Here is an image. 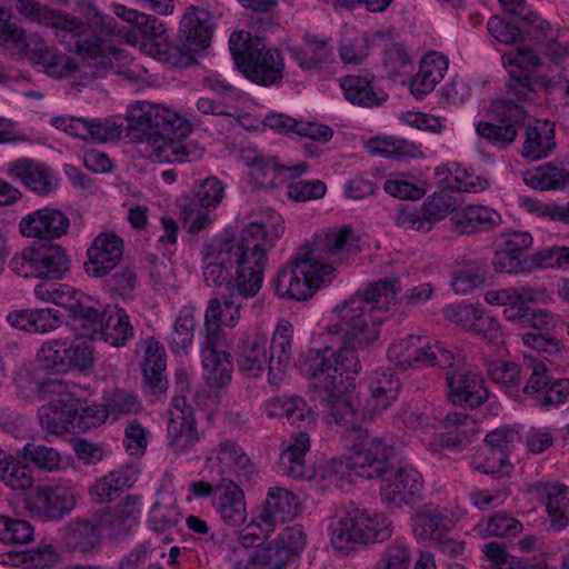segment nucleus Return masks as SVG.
<instances>
[{
  "instance_id": "obj_1",
  "label": "nucleus",
  "mask_w": 569,
  "mask_h": 569,
  "mask_svg": "<svg viewBox=\"0 0 569 569\" xmlns=\"http://www.w3.org/2000/svg\"><path fill=\"white\" fill-rule=\"evenodd\" d=\"M400 291L396 279H382L338 303L333 309L338 320L328 328V335L336 337L340 347L311 349L306 358L313 387L326 402L329 415L337 425L348 429L350 453H353L356 433L363 430L357 426L358 408L349 391L361 370L356 349L379 338L382 319L378 313L388 310Z\"/></svg>"
},
{
  "instance_id": "obj_2",
  "label": "nucleus",
  "mask_w": 569,
  "mask_h": 569,
  "mask_svg": "<svg viewBox=\"0 0 569 569\" xmlns=\"http://www.w3.org/2000/svg\"><path fill=\"white\" fill-rule=\"evenodd\" d=\"M359 236L349 224L322 229L301 244L273 280L280 298L307 300L335 278L338 264L360 252Z\"/></svg>"
},
{
  "instance_id": "obj_3",
  "label": "nucleus",
  "mask_w": 569,
  "mask_h": 569,
  "mask_svg": "<svg viewBox=\"0 0 569 569\" xmlns=\"http://www.w3.org/2000/svg\"><path fill=\"white\" fill-rule=\"evenodd\" d=\"M284 232L280 214L270 216L247 224L239 239L213 241L206 246L203 279L208 287L236 288L240 280L263 283L268 266V250L273 248Z\"/></svg>"
},
{
  "instance_id": "obj_4",
  "label": "nucleus",
  "mask_w": 569,
  "mask_h": 569,
  "mask_svg": "<svg viewBox=\"0 0 569 569\" xmlns=\"http://www.w3.org/2000/svg\"><path fill=\"white\" fill-rule=\"evenodd\" d=\"M396 449L381 438H373L368 430H359L353 442V453L328 462L330 472L339 477L353 473L366 479H380V497L388 508H400L421 497L423 480L412 466L393 469L391 459Z\"/></svg>"
},
{
  "instance_id": "obj_5",
  "label": "nucleus",
  "mask_w": 569,
  "mask_h": 569,
  "mask_svg": "<svg viewBox=\"0 0 569 569\" xmlns=\"http://www.w3.org/2000/svg\"><path fill=\"white\" fill-rule=\"evenodd\" d=\"M53 24L57 28L56 34L63 41L68 38L76 39L78 52L88 60L84 64V74L100 78L113 72L123 76L129 82H137L138 76L134 71L121 69L122 61L127 60L123 50L104 43V37L108 36L130 40L131 31L121 29L113 17L94 11L89 26L73 17H59Z\"/></svg>"
},
{
  "instance_id": "obj_6",
  "label": "nucleus",
  "mask_w": 569,
  "mask_h": 569,
  "mask_svg": "<svg viewBox=\"0 0 569 569\" xmlns=\"http://www.w3.org/2000/svg\"><path fill=\"white\" fill-rule=\"evenodd\" d=\"M292 337L293 327L287 320L278 322L270 342L263 332H241L231 349L238 371L256 379L268 368L269 383L279 387L291 363Z\"/></svg>"
},
{
  "instance_id": "obj_7",
  "label": "nucleus",
  "mask_w": 569,
  "mask_h": 569,
  "mask_svg": "<svg viewBox=\"0 0 569 569\" xmlns=\"http://www.w3.org/2000/svg\"><path fill=\"white\" fill-rule=\"evenodd\" d=\"M392 520L380 512L355 510L335 518L328 526L335 550L349 552L356 546H369L388 540L393 533Z\"/></svg>"
},
{
  "instance_id": "obj_8",
  "label": "nucleus",
  "mask_w": 569,
  "mask_h": 569,
  "mask_svg": "<svg viewBox=\"0 0 569 569\" xmlns=\"http://www.w3.org/2000/svg\"><path fill=\"white\" fill-rule=\"evenodd\" d=\"M128 127L138 139L137 150L140 153L142 143H152L158 139L186 137L190 122L178 112L148 101L138 102L128 116Z\"/></svg>"
},
{
  "instance_id": "obj_9",
  "label": "nucleus",
  "mask_w": 569,
  "mask_h": 569,
  "mask_svg": "<svg viewBox=\"0 0 569 569\" xmlns=\"http://www.w3.org/2000/svg\"><path fill=\"white\" fill-rule=\"evenodd\" d=\"M37 360L46 372L61 375L72 370L87 372L93 368L96 358L92 347L82 337H76L43 343Z\"/></svg>"
},
{
  "instance_id": "obj_10",
  "label": "nucleus",
  "mask_w": 569,
  "mask_h": 569,
  "mask_svg": "<svg viewBox=\"0 0 569 569\" xmlns=\"http://www.w3.org/2000/svg\"><path fill=\"white\" fill-rule=\"evenodd\" d=\"M491 121H480L477 133L492 147L503 150L510 147L528 117L523 106L509 99H496L489 108Z\"/></svg>"
},
{
  "instance_id": "obj_11",
  "label": "nucleus",
  "mask_w": 569,
  "mask_h": 569,
  "mask_svg": "<svg viewBox=\"0 0 569 569\" xmlns=\"http://www.w3.org/2000/svg\"><path fill=\"white\" fill-rule=\"evenodd\" d=\"M113 13L121 20L130 24H136L144 38L154 42L156 53L159 60L177 67H187L191 62L192 59L190 56L181 53L178 48L167 43V31L163 23L157 18L138 12L122 4H114Z\"/></svg>"
},
{
  "instance_id": "obj_12",
  "label": "nucleus",
  "mask_w": 569,
  "mask_h": 569,
  "mask_svg": "<svg viewBox=\"0 0 569 569\" xmlns=\"http://www.w3.org/2000/svg\"><path fill=\"white\" fill-rule=\"evenodd\" d=\"M263 283L252 277L251 280H240L236 288L224 289L222 298H212L208 302L204 320L208 323L221 325L229 328L237 326L246 302L256 297Z\"/></svg>"
},
{
  "instance_id": "obj_13",
  "label": "nucleus",
  "mask_w": 569,
  "mask_h": 569,
  "mask_svg": "<svg viewBox=\"0 0 569 569\" xmlns=\"http://www.w3.org/2000/svg\"><path fill=\"white\" fill-rule=\"evenodd\" d=\"M224 184L217 177H209L193 187V196L187 199L181 209L188 232L199 233L210 223L209 211L224 197Z\"/></svg>"
},
{
  "instance_id": "obj_14",
  "label": "nucleus",
  "mask_w": 569,
  "mask_h": 569,
  "mask_svg": "<svg viewBox=\"0 0 569 569\" xmlns=\"http://www.w3.org/2000/svg\"><path fill=\"white\" fill-rule=\"evenodd\" d=\"M74 489L69 485L40 486L26 498L30 513L43 521L60 520L76 506Z\"/></svg>"
},
{
  "instance_id": "obj_15",
  "label": "nucleus",
  "mask_w": 569,
  "mask_h": 569,
  "mask_svg": "<svg viewBox=\"0 0 569 569\" xmlns=\"http://www.w3.org/2000/svg\"><path fill=\"white\" fill-rule=\"evenodd\" d=\"M207 463L219 469L222 477L232 476L236 482L251 485L258 477V469L243 448L233 440H222L207 458Z\"/></svg>"
},
{
  "instance_id": "obj_16",
  "label": "nucleus",
  "mask_w": 569,
  "mask_h": 569,
  "mask_svg": "<svg viewBox=\"0 0 569 569\" xmlns=\"http://www.w3.org/2000/svg\"><path fill=\"white\" fill-rule=\"evenodd\" d=\"M200 440L192 409L186 405L184 397L172 399V409L168 411L167 441L176 455L190 452Z\"/></svg>"
},
{
  "instance_id": "obj_17",
  "label": "nucleus",
  "mask_w": 569,
  "mask_h": 569,
  "mask_svg": "<svg viewBox=\"0 0 569 569\" xmlns=\"http://www.w3.org/2000/svg\"><path fill=\"white\" fill-rule=\"evenodd\" d=\"M213 31L212 16L207 9L197 6L186 8L179 24V41L187 52L179 47L178 49L181 53L191 57L192 60L188 66L194 61L191 52L203 51L210 46Z\"/></svg>"
},
{
  "instance_id": "obj_18",
  "label": "nucleus",
  "mask_w": 569,
  "mask_h": 569,
  "mask_svg": "<svg viewBox=\"0 0 569 569\" xmlns=\"http://www.w3.org/2000/svg\"><path fill=\"white\" fill-rule=\"evenodd\" d=\"M239 70L251 82L263 86H277L282 82L284 61L278 49L260 44L246 60H240Z\"/></svg>"
},
{
  "instance_id": "obj_19",
  "label": "nucleus",
  "mask_w": 569,
  "mask_h": 569,
  "mask_svg": "<svg viewBox=\"0 0 569 569\" xmlns=\"http://www.w3.org/2000/svg\"><path fill=\"white\" fill-rule=\"evenodd\" d=\"M52 124L73 138L91 140L97 143L119 139L122 133V124H118L114 120L109 118L86 119L56 117L52 119Z\"/></svg>"
},
{
  "instance_id": "obj_20",
  "label": "nucleus",
  "mask_w": 569,
  "mask_h": 569,
  "mask_svg": "<svg viewBox=\"0 0 569 569\" xmlns=\"http://www.w3.org/2000/svg\"><path fill=\"white\" fill-rule=\"evenodd\" d=\"M80 409V399L70 392L60 393L48 408L39 413L40 426L53 436H63L76 432L78 429L77 415Z\"/></svg>"
},
{
  "instance_id": "obj_21",
  "label": "nucleus",
  "mask_w": 569,
  "mask_h": 569,
  "mask_svg": "<svg viewBox=\"0 0 569 569\" xmlns=\"http://www.w3.org/2000/svg\"><path fill=\"white\" fill-rule=\"evenodd\" d=\"M69 227V218L61 210L49 207L34 210L19 223L22 236L40 240L59 239L67 234Z\"/></svg>"
},
{
  "instance_id": "obj_22",
  "label": "nucleus",
  "mask_w": 569,
  "mask_h": 569,
  "mask_svg": "<svg viewBox=\"0 0 569 569\" xmlns=\"http://www.w3.org/2000/svg\"><path fill=\"white\" fill-rule=\"evenodd\" d=\"M241 486L229 477H221L218 481L212 508L224 525L238 527L247 519V503Z\"/></svg>"
},
{
  "instance_id": "obj_23",
  "label": "nucleus",
  "mask_w": 569,
  "mask_h": 569,
  "mask_svg": "<svg viewBox=\"0 0 569 569\" xmlns=\"http://www.w3.org/2000/svg\"><path fill=\"white\" fill-rule=\"evenodd\" d=\"M448 399L453 405L477 408L488 399V390L480 375L470 370H449L446 372Z\"/></svg>"
},
{
  "instance_id": "obj_24",
  "label": "nucleus",
  "mask_w": 569,
  "mask_h": 569,
  "mask_svg": "<svg viewBox=\"0 0 569 569\" xmlns=\"http://www.w3.org/2000/svg\"><path fill=\"white\" fill-rule=\"evenodd\" d=\"M123 256V241L113 232H101L88 249L86 272L92 277H103L113 270Z\"/></svg>"
},
{
  "instance_id": "obj_25",
  "label": "nucleus",
  "mask_w": 569,
  "mask_h": 569,
  "mask_svg": "<svg viewBox=\"0 0 569 569\" xmlns=\"http://www.w3.org/2000/svg\"><path fill=\"white\" fill-rule=\"evenodd\" d=\"M183 137L158 139L142 143L140 156L157 163L191 162L202 157L203 150L194 141H183Z\"/></svg>"
},
{
  "instance_id": "obj_26",
  "label": "nucleus",
  "mask_w": 569,
  "mask_h": 569,
  "mask_svg": "<svg viewBox=\"0 0 569 569\" xmlns=\"http://www.w3.org/2000/svg\"><path fill=\"white\" fill-rule=\"evenodd\" d=\"M21 54L26 56L33 64L56 79L72 77L78 71V64L72 58L49 47L43 40L37 39L23 46Z\"/></svg>"
},
{
  "instance_id": "obj_27",
  "label": "nucleus",
  "mask_w": 569,
  "mask_h": 569,
  "mask_svg": "<svg viewBox=\"0 0 569 569\" xmlns=\"http://www.w3.org/2000/svg\"><path fill=\"white\" fill-rule=\"evenodd\" d=\"M134 327L130 317L123 308L107 306L97 329L89 333L92 341H103L111 347H124L128 341L134 338Z\"/></svg>"
},
{
  "instance_id": "obj_28",
  "label": "nucleus",
  "mask_w": 569,
  "mask_h": 569,
  "mask_svg": "<svg viewBox=\"0 0 569 569\" xmlns=\"http://www.w3.org/2000/svg\"><path fill=\"white\" fill-rule=\"evenodd\" d=\"M7 174L40 196L52 192L57 187L53 171L42 162L20 158L7 164Z\"/></svg>"
},
{
  "instance_id": "obj_29",
  "label": "nucleus",
  "mask_w": 569,
  "mask_h": 569,
  "mask_svg": "<svg viewBox=\"0 0 569 569\" xmlns=\"http://www.w3.org/2000/svg\"><path fill=\"white\" fill-rule=\"evenodd\" d=\"M400 382L389 369L377 372L368 386V392L359 397L358 403L365 417H373L386 410L398 397Z\"/></svg>"
},
{
  "instance_id": "obj_30",
  "label": "nucleus",
  "mask_w": 569,
  "mask_h": 569,
  "mask_svg": "<svg viewBox=\"0 0 569 569\" xmlns=\"http://www.w3.org/2000/svg\"><path fill=\"white\" fill-rule=\"evenodd\" d=\"M299 512L298 497L283 488L272 487L258 511L257 519L266 526L267 532H272L278 523L295 518Z\"/></svg>"
},
{
  "instance_id": "obj_31",
  "label": "nucleus",
  "mask_w": 569,
  "mask_h": 569,
  "mask_svg": "<svg viewBox=\"0 0 569 569\" xmlns=\"http://www.w3.org/2000/svg\"><path fill=\"white\" fill-rule=\"evenodd\" d=\"M538 500L545 506L550 529L560 532L569 525V487L560 482L535 486Z\"/></svg>"
},
{
  "instance_id": "obj_32",
  "label": "nucleus",
  "mask_w": 569,
  "mask_h": 569,
  "mask_svg": "<svg viewBox=\"0 0 569 569\" xmlns=\"http://www.w3.org/2000/svg\"><path fill=\"white\" fill-rule=\"evenodd\" d=\"M310 450V438L306 432H296L288 439L287 447L280 453L279 467L283 475L293 479H310L312 468L306 463V455Z\"/></svg>"
},
{
  "instance_id": "obj_33",
  "label": "nucleus",
  "mask_w": 569,
  "mask_h": 569,
  "mask_svg": "<svg viewBox=\"0 0 569 569\" xmlns=\"http://www.w3.org/2000/svg\"><path fill=\"white\" fill-rule=\"evenodd\" d=\"M429 340L421 336H408L388 348V359L400 370L427 367Z\"/></svg>"
},
{
  "instance_id": "obj_34",
  "label": "nucleus",
  "mask_w": 569,
  "mask_h": 569,
  "mask_svg": "<svg viewBox=\"0 0 569 569\" xmlns=\"http://www.w3.org/2000/svg\"><path fill=\"white\" fill-rule=\"evenodd\" d=\"M523 128L522 157L529 160H540L549 157L556 148L555 122L536 120Z\"/></svg>"
},
{
  "instance_id": "obj_35",
  "label": "nucleus",
  "mask_w": 569,
  "mask_h": 569,
  "mask_svg": "<svg viewBox=\"0 0 569 569\" xmlns=\"http://www.w3.org/2000/svg\"><path fill=\"white\" fill-rule=\"evenodd\" d=\"M448 70V59L438 53H427L420 61L419 71L411 79L410 92L416 99L429 94L439 83Z\"/></svg>"
},
{
  "instance_id": "obj_36",
  "label": "nucleus",
  "mask_w": 569,
  "mask_h": 569,
  "mask_svg": "<svg viewBox=\"0 0 569 569\" xmlns=\"http://www.w3.org/2000/svg\"><path fill=\"white\" fill-rule=\"evenodd\" d=\"M139 470L136 466H126L111 471L94 482L90 488V495L98 503L113 501L137 482Z\"/></svg>"
},
{
  "instance_id": "obj_37",
  "label": "nucleus",
  "mask_w": 569,
  "mask_h": 569,
  "mask_svg": "<svg viewBox=\"0 0 569 569\" xmlns=\"http://www.w3.org/2000/svg\"><path fill=\"white\" fill-rule=\"evenodd\" d=\"M31 262L36 267L37 278L58 280L70 269V259L59 244L33 247Z\"/></svg>"
},
{
  "instance_id": "obj_38",
  "label": "nucleus",
  "mask_w": 569,
  "mask_h": 569,
  "mask_svg": "<svg viewBox=\"0 0 569 569\" xmlns=\"http://www.w3.org/2000/svg\"><path fill=\"white\" fill-rule=\"evenodd\" d=\"M530 32L546 56L553 62H559L567 54L569 48V34L567 31L552 26L539 16H533Z\"/></svg>"
},
{
  "instance_id": "obj_39",
  "label": "nucleus",
  "mask_w": 569,
  "mask_h": 569,
  "mask_svg": "<svg viewBox=\"0 0 569 569\" xmlns=\"http://www.w3.org/2000/svg\"><path fill=\"white\" fill-rule=\"evenodd\" d=\"M500 214L485 206L459 208L450 218L452 229L461 234L488 231L500 223Z\"/></svg>"
},
{
  "instance_id": "obj_40",
  "label": "nucleus",
  "mask_w": 569,
  "mask_h": 569,
  "mask_svg": "<svg viewBox=\"0 0 569 569\" xmlns=\"http://www.w3.org/2000/svg\"><path fill=\"white\" fill-rule=\"evenodd\" d=\"M297 563L277 542L236 559L232 569H292Z\"/></svg>"
},
{
  "instance_id": "obj_41",
  "label": "nucleus",
  "mask_w": 569,
  "mask_h": 569,
  "mask_svg": "<svg viewBox=\"0 0 569 569\" xmlns=\"http://www.w3.org/2000/svg\"><path fill=\"white\" fill-rule=\"evenodd\" d=\"M7 320L13 328L32 333H47L61 326L59 311L49 308L12 311Z\"/></svg>"
},
{
  "instance_id": "obj_42",
  "label": "nucleus",
  "mask_w": 569,
  "mask_h": 569,
  "mask_svg": "<svg viewBox=\"0 0 569 569\" xmlns=\"http://www.w3.org/2000/svg\"><path fill=\"white\" fill-rule=\"evenodd\" d=\"M487 263L478 258L458 259L451 269L450 284L457 295H467L486 279Z\"/></svg>"
},
{
  "instance_id": "obj_43",
  "label": "nucleus",
  "mask_w": 569,
  "mask_h": 569,
  "mask_svg": "<svg viewBox=\"0 0 569 569\" xmlns=\"http://www.w3.org/2000/svg\"><path fill=\"white\" fill-rule=\"evenodd\" d=\"M543 87L552 113L563 127L569 128V68L545 79Z\"/></svg>"
},
{
  "instance_id": "obj_44",
  "label": "nucleus",
  "mask_w": 569,
  "mask_h": 569,
  "mask_svg": "<svg viewBox=\"0 0 569 569\" xmlns=\"http://www.w3.org/2000/svg\"><path fill=\"white\" fill-rule=\"evenodd\" d=\"M449 530L450 519L437 508H426L412 518V532L418 540L433 542Z\"/></svg>"
},
{
  "instance_id": "obj_45",
  "label": "nucleus",
  "mask_w": 569,
  "mask_h": 569,
  "mask_svg": "<svg viewBox=\"0 0 569 569\" xmlns=\"http://www.w3.org/2000/svg\"><path fill=\"white\" fill-rule=\"evenodd\" d=\"M0 482L12 490H27L33 485L30 467L0 448Z\"/></svg>"
},
{
  "instance_id": "obj_46",
  "label": "nucleus",
  "mask_w": 569,
  "mask_h": 569,
  "mask_svg": "<svg viewBox=\"0 0 569 569\" xmlns=\"http://www.w3.org/2000/svg\"><path fill=\"white\" fill-rule=\"evenodd\" d=\"M443 426L448 432L440 437V442L443 447L453 450L461 449L465 441L461 436L467 437L479 431L478 422L463 412L447 413L443 418Z\"/></svg>"
},
{
  "instance_id": "obj_47",
  "label": "nucleus",
  "mask_w": 569,
  "mask_h": 569,
  "mask_svg": "<svg viewBox=\"0 0 569 569\" xmlns=\"http://www.w3.org/2000/svg\"><path fill=\"white\" fill-rule=\"evenodd\" d=\"M231 353L203 351L201 353L203 378L210 388H222L230 383L232 368L230 361Z\"/></svg>"
},
{
  "instance_id": "obj_48",
  "label": "nucleus",
  "mask_w": 569,
  "mask_h": 569,
  "mask_svg": "<svg viewBox=\"0 0 569 569\" xmlns=\"http://www.w3.org/2000/svg\"><path fill=\"white\" fill-rule=\"evenodd\" d=\"M521 176L527 186L538 190L562 188L566 186V179H568L567 169L557 167L551 162L521 171Z\"/></svg>"
},
{
  "instance_id": "obj_49",
  "label": "nucleus",
  "mask_w": 569,
  "mask_h": 569,
  "mask_svg": "<svg viewBox=\"0 0 569 569\" xmlns=\"http://www.w3.org/2000/svg\"><path fill=\"white\" fill-rule=\"evenodd\" d=\"M104 308L98 300L80 291L67 312L69 318L78 322L80 327L90 329L91 332L101 322Z\"/></svg>"
},
{
  "instance_id": "obj_50",
  "label": "nucleus",
  "mask_w": 569,
  "mask_h": 569,
  "mask_svg": "<svg viewBox=\"0 0 569 569\" xmlns=\"http://www.w3.org/2000/svg\"><path fill=\"white\" fill-rule=\"evenodd\" d=\"M194 308L184 306L180 309L169 339V349L174 355H187L193 340Z\"/></svg>"
},
{
  "instance_id": "obj_51",
  "label": "nucleus",
  "mask_w": 569,
  "mask_h": 569,
  "mask_svg": "<svg viewBox=\"0 0 569 569\" xmlns=\"http://www.w3.org/2000/svg\"><path fill=\"white\" fill-rule=\"evenodd\" d=\"M345 97L353 104L373 107L379 104V97L373 89L372 78L362 76H347L340 80Z\"/></svg>"
},
{
  "instance_id": "obj_52",
  "label": "nucleus",
  "mask_w": 569,
  "mask_h": 569,
  "mask_svg": "<svg viewBox=\"0 0 569 569\" xmlns=\"http://www.w3.org/2000/svg\"><path fill=\"white\" fill-rule=\"evenodd\" d=\"M289 52L301 69H318L329 56L328 42L308 34L303 48L292 47Z\"/></svg>"
},
{
  "instance_id": "obj_53",
  "label": "nucleus",
  "mask_w": 569,
  "mask_h": 569,
  "mask_svg": "<svg viewBox=\"0 0 569 569\" xmlns=\"http://www.w3.org/2000/svg\"><path fill=\"white\" fill-rule=\"evenodd\" d=\"M101 536L98 521L78 520L70 526L68 545L76 551L87 553L99 546Z\"/></svg>"
},
{
  "instance_id": "obj_54",
  "label": "nucleus",
  "mask_w": 569,
  "mask_h": 569,
  "mask_svg": "<svg viewBox=\"0 0 569 569\" xmlns=\"http://www.w3.org/2000/svg\"><path fill=\"white\" fill-rule=\"evenodd\" d=\"M523 369L512 361H495L488 365L489 379L503 388L510 396H518Z\"/></svg>"
},
{
  "instance_id": "obj_55",
  "label": "nucleus",
  "mask_w": 569,
  "mask_h": 569,
  "mask_svg": "<svg viewBox=\"0 0 569 569\" xmlns=\"http://www.w3.org/2000/svg\"><path fill=\"white\" fill-rule=\"evenodd\" d=\"M509 80L506 82V97L522 106V102H531L537 96L535 83L530 72L522 69H508Z\"/></svg>"
},
{
  "instance_id": "obj_56",
  "label": "nucleus",
  "mask_w": 569,
  "mask_h": 569,
  "mask_svg": "<svg viewBox=\"0 0 569 569\" xmlns=\"http://www.w3.org/2000/svg\"><path fill=\"white\" fill-rule=\"evenodd\" d=\"M375 39L366 32L352 30L346 33L340 43V57L347 63H359L369 56Z\"/></svg>"
},
{
  "instance_id": "obj_57",
  "label": "nucleus",
  "mask_w": 569,
  "mask_h": 569,
  "mask_svg": "<svg viewBox=\"0 0 569 569\" xmlns=\"http://www.w3.org/2000/svg\"><path fill=\"white\" fill-rule=\"evenodd\" d=\"M522 523L516 518L497 512L486 522L477 525L475 530L482 539H486L488 537H515L522 531Z\"/></svg>"
},
{
  "instance_id": "obj_58",
  "label": "nucleus",
  "mask_w": 569,
  "mask_h": 569,
  "mask_svg": "<svg viewBox=\"0 0 569 569\" xmlns=\"http://www.w3.org/2000/svg\"><path fill=\"white\" fill-rule=\"evenodd\" d=\"M510 467L508 453L490 448L486 445L478 451L473 460L475 470L485 475L497 476L499 478L508 475Z\"/></svg>"
},
{
  "instance_id": "obj_59",
  "label": "nucleus",
  "mask_w": 569,
  "mask_h": 569,
  "mask_svg": "<svg viewBox=\"0 0 569 569\" xmlns=\"http://www.w3.org/2000/svg\"><path fill=\"white\" fill-rule=\"evenodd\" d=\"M23 458L38 469L53 472L62 468V457L58 450L44 445L28 442L23 449Z\"/></svg>"
},
{
  "instance_id": "obj_60",
  "label": "nucleus",
  "mask_w": 569,
  "mask_h": 569,
  "mask_svg": "<svg viewBox=\"0 0 569 569\" xmlns=\"http://www.w3.org/2000/svg\"><path fill=\"white\" fill-rule=\"evenodd\" d=\"M180 521V515L172 509L156 505L148 517L150 530L161 537V542L170 543L173 538L172 533Z\"/></svg>"
},
{
  "instance_id": "obj_61",
  "label": "nucleus",
  "mask_w": 569,
  "mask_h": 569,
  "mask_svg": "<svg viewBox=\"0 0 569 569\" xmlns=\"http://www.w3.org/2000/svg\"><path fill=\"white\" fill-rule=\"evenodd\" d=\"M410 559L409 543L405 539L397 538L385 547L373 569H408Z\"/></svg>"
},
{
  "instance_id": "obj_62",
  "label": "nucleus",
  "mask_w": 569,
  "mask_h": 569,
  "mask_svg": "<svg viewBox=\"0 0 569 569\" xmlns=\"http://www.w3.org/2000/svg\"><path fill=\"white\" fill-rule=\"evenodd\" d=\"M280 415L291 425L309 426L315 422V412L308 407L305 399L298 396L284 397L277 400Z\"/></svg>"
},
{
  "instance_id": "obj_63",
  "label": "nucleus",
  "mask_w": 569,
  "mask_h": 569,
  "mask_svg": "<svg viewBox=\"0 0 569 569\" xmlns=\"http://www.w3.org/2000/svg\"><path fill=\"white\" fill-rule=\"evenodd\" d=\"M522 375L527 377L522 392L531 397L537 403L551 380L545 362L541 360L530 361L523 369Z\"/></svg>"
},
{
  "instance_id": "obj_64",
  "label": "nucleus",
  "mask_w": 569,
  "mask_h": 569,
  "mask_svg": "<svg viewBox=\"0 0 569 569\" xmlns=\"http://www.w3.org/2000/svg\"><path fill=\"white\" fill-rule=\"evenodd\" d=\"M33 527L21 519L0 517V541L7 545H23L32 540Z\"/></svg>"
}]
</instances>
